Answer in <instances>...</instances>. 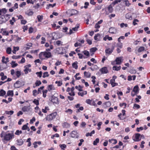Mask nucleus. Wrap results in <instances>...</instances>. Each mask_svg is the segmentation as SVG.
<instances>
[{
	"instance_id": "nucleus-1",
	"label": "nucleus",
	"mask_w": 150,
	"mask_h": 150,
	"mask_svg": "<svg viewBox=\"0 0 150 150\" xmlns=\"http://www.w3.org/2000/svg\"><path fill=\"white\" fill-rule=\"evenodd\" d=\"M8 131L4 133V140L7 141H9L12 139L14 137V134L13 133H9Z\"/></svg>"
},
{
	"instance_id": "nucleus-2",
	"label": "nucleus",
	"mask_w": 150,
	"mask_h": 150,
	"mask_svg": "<svg viewBox=\"0 0 150 150\" xmlns=\"http://www.w3.org/2000/svg\"><path fill=\"white\" fill-rule=\"evenodd\" d=\"M57 115V113L56 112L51 113L47 116L46 120L48 121H51L54 119Z\"/></svg>"
},
{
	"instance_id": "nucleus-3",
	"label": "nucleus",
	"mask_w": 150,
	"mask_h": 150,
	"mask_svg": "<svg viewBox=\"0 0 150 150\" xmlns=\"http://www.w3.org/2000/svg\"><path fill=\"white\" fill-rule=\"evenodd\" d=\"M31 65L30 64L25 65L24 66V67L25 69L24 70V71L25 74H26L28 73L29 72H31V69L29 68L31 67Z\"/></svg>"
},
{
	"instance_id": "nucleus-4",
	"label": "nucleus",
	"mask_w": 150,
	"mask_h": 150,
	"mask_svg": "<svg viewBox=\"0 0 150 150\" xmlns=\"http://www.w3.org/2000/svg\"><path fill=\"white\" fill-rule=\"evenodd\" d=\"M71 136L72 138H78L79 135L76 131H73L70 133Z\"/></svg>"
},
{
	"instance_id": "nucleus-5",
	"label": "nucleus",
	"mask_w": 150,
	"mask_h": 150,
	"mask_svg": "<svg viewBox=\"0 0 150 150\" xmlns=\"http://www.w3.org/2000/svg\"><path fill=\"white\" fill-rule=\"evenodd\" d=\"M114 48V46H112L111 49H110V48H107L105 50V52L106 54H111Z\"/></svg>"
},
{
	"instance_id": "nucleus-6",
	"label": "nucleus",
	"mask_w": 150,
	"mask_h": 150,
	"mask_svg": "<svg viewBox=\"0 0 150 150\" xmlns=\"http://www.w3.org/2000/svg\"><path fill=\"white\" fill-rule=\"evenodd\" d=\"M115 61L117 64H120L123 61L122 57H119L116 58Z\"/></svg>"
},
{
	"instance_id": "nucleus-7",
	"label": "nucleus",
	"mask_w": 150,
	"mask_h": 150,
	"mask_svg": "<svg viewBox=\"0 0 150 150\" xmlns=\"http://www.w3.org/2000/svg\"><path fill=\"white\" fill-rule=\"evenodd\" d=\"M79 24L76 25L75 27L72 28V29H70L69 30V34H71L73 33V31H76L78 30V28H79Z\"/></svg>"
},
{
	"instance_id": "nucleus-8",
	"label": "nucleus",
	"mask_w": 150,
	"mask_h": 150,
	"mask_svg": "<svg viewBox=\"0 0 150 150\" xmlns=\"http://www.w3.org/2000/svg\"><path fill=\"white\" fill-rule=\"evenodd\" d=\"M100 71L101 72L102 74H107L108 72V70L106 67H104L100 69Z\"/></svg>"
},
{
	"instance_id": "nucleus-9",
	"label": "nucleus",
	"mask_w": 150,
	"mask_h": 150,
	"mask_svg": "<svg viewBox=\"0 0 150 150\" xmlns=\"http://www.w3.org/2000/svg\"><path fill=\"white\" fill-rule=\"evenodd\" d=\"M141 134L139 133L136 134L135 135V139H133L134 140L135 142H138L141 140L140 138Z\"/></svg>"
},
{
	"instance_id": "nucleus-10",
	"label": "nucleus",
	"mask_w": 150,
	"mask_h": 150,
	"mask_svg": "<svg viewBox=\"0 0 150 150\" xmlns=\"http://www.w3.org/2000/svg\"><path fill=\"white\" fill-rule=\"evenodd\" d=\"M51 101L55 104H59V101L58 100V98L57 97H52L51 100Z\"/></svg>"
},
{
	"instance_id": "nucleus-11",
	"label": "nucleus",
	"mask_w": 150,
	"mask_h": 150,
	"mask_svg": "<svg viewBox=\"0 0 150 150\" xmlns=\"http://www.w3.org/2000/svg\"><path fill=\"white\" fill-rule=\"evenodd\" d=\"M30 109V106H24L22 107V110L24 112H28Z\"/></svg>"
},
{
	"instance_id": "nucleus-12",
	"label": "nucleus",
	"mask_w": 150,
	"mask_h": 150,
	"mask_svg": "<svg viewBox=\"0 0 150 150\" xmlns=\"http://www.w3.org/2000/svg\"><path fill=\"white\" fill-rule=\"evenodd\" d=\"M62 126L63 128H68L70 127V125L67 122H64L62 124Z\"/></svg>"
},
{
	"instance_id": "nucleus-13",
	"label": "nucleus",
	"mask_w": 150,
	"mask_h": 150,
	"mask_svg": "<svg viewBox=\"0 0 150 150\" xmlns=\"http://www.w3.org/2000/svg\"><path fill=\"white\" fill-rule=\"evenodd\" d=\"M109 32L112 34L116 33H117L116 29L114 28H110Z\"/></svg>"
},
{
	"instance_id": "nucleus-14",
	"label": "nucleus",
	"mask_w": 150,
	"mask_h": 150,
	"mask_svg": "<svg viewBox=\"0 0 150 150\" xmlns=\"http://www.w3.org/2000/svg\"><path fill=\"white\" fill-rule=\"evenodd\" d=\"M39 57L40 59H43L46 58L44 52H42L39 54Z\"/></svg>"
},
{
	"instance_id": "nucleus-15",
	"label": "nucleus",
	"mask_w": 150,
	"mask_h": 150,
	"mask_svg": "<svg viewBox=\"0 0 150 150\" xmlns=\"http://www.w3.org/2000/svg\"><path fill=\"white\" fill-rule=\"evenodd\" d=\"M21 86V84L20 81H17L14 84V87L15 88H18Z\"/></svg>"
},
{
	"instance_id": "nucleus-16",
	"label": "nucleus",
	"mask_w": 150,
	"mask_h": 150,
	"mask_svg": "<svg viewBox=\"0 0 150 150\" xmlns=\"http://www.w3.org/2000/svg\"><path fill=\"white\" fill-rule=\"evenodd\" d=\"M23 143V140L21 139H18L16 140V144L19 146L22 145Z\"/></svg>"
},
{
	"instance_id": "nucleus-17",
	"label": "nucleus",
	"mask_w": 150,
	"mask_h": 150,
	"mask_svg": "<svg viewBox=\"0 0 150 150\" xmlns=\"http://www.w3.org/2000/svg\"><path fill=\"white\" fill-rule=\"evenodd\" d=\"M6 21V19L3 17V16L0 17V24L5 23Z\"/></svg>"
},
{
	"instance_id": "nucleus-18",
	"label": "nucleus",
	"mask_w": 150,
	"mask_h": 150,
	"mask_svg": "<svg viewBox=\"0 0 150 150\" xmlns=\"http://www.w3.org/2000/svg\"><path fill=\"white\" fill-rule=\"evenodd\" d=\"M2 62L3 63L6 64L8 62V57L5 58V57L3 56L2 57Z\"/></svg>"
},
{
	"instance_id": "nucleus-19",
	"label": "nucleus",
	"mask_w": 150,
	"mask_h": 150,
	"mask_svg": "<svg viewBox=\"0 0 150 150\" xmlns=\"http://www.w3.org/2000/svg\"><path fill=\"white\" fill-rule=\"evenodd\" d=\"M97 49L96 47H93L90 49V52L91 56L93 55L94 52H95L97 50Z\"/></svg>"
},
{
	"instance_id": "nucleus-20",
	"label": "nucleus",
	"mask_w": 150,
	"mask_h": 150,
	"mask_svg": "<svg viewBox=\"0 0 150 150\" xmlns=\"http://www.w3.org/2000/svg\"><path fill=\"white\" fill-rule=\"evenodd\" d=\"M47 89L49 91H50L52 90H54L55 88L53 85H49L47 86Z\"/></svg>"
},
{
	"instance_id": "nucleus-21",
	"label": "nucleus",
	"mask_w": 150,
	"mask_h": 150,
	"mask_svg": "<svg viewBox=\"0 0 150 150\" xmlns=\"http://www.w3.org/2000/svg\"><path fill=\"white\" fill-rule=\"evenodd\" d=\"M44 52L45 53V57H46V58H49L51 57V54L50 52Z\"/></svg>"
},
{
	"instance_id": "nucleus-22",
	"label": "nucleus",
	"mask_w": 150,
	"mask_h": 150,
	"mask_svg": "<svg viewBox=\"0 0 150 150\" xmlns=\"http://www.w3.org/2000/svg\"><path fill=\"white\" fill-rule=\"evenodd\" d=\"M135 93H137L139 92V87L137 85L135 86L133 88L132 91Z\"/></svg>"
},
{
	"instance_id": "nucleus-23",
	"label": "nucleus",
	"mask_w": 150,
	"mask_h": 150,
	"mask_svg": "<svg viewBox=\"0 0 150 150\" xmlns=\"http://www.w3.org/2000/svg\"><path fill=\"white\" fill-rule=\"evenodd\" d=\"M7 96H13V91L12 90H8L7 92Z\"/></svg>"
},
{
	"instance_id": "nucleus-24",
	"label": "nucleus",
	"mask_w": 150,
	"mask_h": 150,
	"mask_svg": "<svg viewBox=\"0 0 150 150\" xmlns=\"http://www.w3.org/2000/svg\"><path fill=\"white\" fill-rule=\"evenodd\" d=\"M78 62L77 61H76L75 62L72 63V67L75 69H77L78 67L77 65Z\"/></svg>"
},
{
	"instance_id": "nucleus-25",
	"label": "nucleus",
	"mask_w": 150,
	"mask_h": 150,
	"mask_svg": "<svg viewBox=\"0 0 150 150\" xmlns=\"http://www.w3.org/2000/svg\"><path fill=\"white\" fill-rule=\"evenodd\" d=\"M109 141L110 143H112L114 144H115L117 143V140L113 139H109Z\"/></svg>"
},
{
	"instance_id": "nucleus-26",
	"label": "nucleus",
	"mask_w": 150,
	"mask_h": 150,
	"mask_svg": "<svg viewBox=\"0 0 150 150\" xmlns=\"http://www.w3.org/2000/svg\"><path fill=\"white\" fill-rule=\"evenodd\" d=\"M84 74L85 76L87 78H89L91 77V74L89 72L85 71L84 72Z\"/></svg>"
},
{
	"instance_id": "nucleus-27",
	"label": "nucleus",
	"mask_w": 150,
	"mask_h": 150,
	"mask_svg": "<svg viewBox=\"0 0 150 150\" xmlns=\"http://www.w3.org/2000/svg\"><path fill=\"white\" fill-rule=\"evenodd\" d=\"M87 94V92L86 91H84L81 92H79L78 93L79 96H83L84 95H86Z\"/></svg>"
},
{
	"instance_id": "nucleus-28",
	"label": "nucleus",
	"mask_w": 150,
	"mask_h": 150,
	"mask_svg": "<svg viewBox=\"0 0 150 150\" xmlns=\"http://www.w3.org/2000/svg\"><path fill=\"white\" fill-rule=\"evenodd\" d=\"M43 16L42 15H38L37 16L38 21L40 22L43 19Z\"/></svg>"
},
{
	"instance_id": "nucleus-29",
	"label": "nucleus",
	"mask_w": 150,
	"mask_h": 150,
	"mask_svg": "<svg viewBox=\"0 0 150 150\" xmlns=\"http://www.w3.org/2000/svg\"><path fill=\"white\" fill-rule=\"evenodd\" d=\"M16 20L15 18L13 17L12 18V19L10 20V23L11 25H13L14 24V23L16 22Z\"/></svg>"
},
{
	"instance_id": "nucleus-30",
	"label": "nucleus",
	"mask_w": 150,
	"mask_h": 150,
	"mask_svg": "<svg viewBox=\"0 0 150 150\" xmlns=\"http://www.w3.org/2000/svg\"><path fill=\"white\" fill-rule=\"evenodd\" d=\"M121 67L120 66H119L118 67H117L115 66H113L112 67V69L114 70L117 71H119Z\"/></svg>"
},
{
	"instance_id": "nucleus-31",
	"label": "nucleus",
	"mask_w": 150,
	"mask_h": 150,
	"mask_svg": "<svg viewBox=\"0 0 150 150\" xmlns=\"http://www.w3.org/2000/svg\"><path fill=\"white\" fill-rule=\"evenodd\" d=\"M6 92L3 89H1L0 91V96H3L6 94Z\"/></svg>"
},
{
	"instance_id": "nucleus-32",
	"label": "nucleus",
	"mask_w": 150,
	"mask_h": 150,
	"mask_svg": "<svg viewBox=\"0 0 150 150\" xmlns=\"http://www.w3.org/2000/svg\"><path fill=\"white\" fill-rule=\"evenodd\" d=\"M19 50V47H14L12 52L14 54H16V51H18Z\"/></svg>"
},
{
	"instance_id": "nucleus-33",
	"label": "nucleus",
	"mask_w": 150,
	"mask_h": 150,
	"mask_svg": "<svg viewBox=\"0 0 150 150\" xmlns=\"http://www.w3.org/2000/svg\"><path fill=\"white\" fill-rule=\"evenodd\" d=\"M1 30L2 31V34L3 35H8L9 33L8 31L4 30L3 29H1Z\"/></svg>"
},
{
	"instance_id": "nucleus-34",
	"label": "nucleus",
	"mask_w": 150,
	"mask_h": 150,
	"mask_svg": "<svg viewBox=\"0 0 150 150\" xmlns=\"http://www.w3.org/2000/svg\"><path fill=\"white\" fill-rule=\"evenodd\" d=\"M95 133V131L93 130L92 131L91 133H87L86 135V137H88L89 136H91L92 135V134H94Z\"/></svg>"
},
{
	"instance_id": "nucleus-35",
	"label": "nucleus",
	"mask_w": 150,
	"mask_h": 150,
	"mask_svg": "<svg viewBox=\"0 0 150 150\" xmlns=\"http://www.w3.org/2000/svg\"><path fill=\"white\" fill-rule=\"evenodd\" d=\"M118 116L121 120H123L126 119V117L125 116H123L122 114L121 113L119 114Z\"/></svg>"
},
{
	"instance_id": "nucleus-36",
	"label": "nucleus",
	"mask_w": 150,
	"mask_h": 150,
	"mask_svg": "<svg viewBox=\"0 0 150 150\" xmlns=\"http://www.w3.org/2000/svg\"><path fill=\"white\" fill-rule=\"evenodd\" d=\"M126 18L130 20H131L132 19V16L130 14L127 13L125 15Z\"/></svg>"
},
{
	"instance_id": "nucleus-37",
	"label": "nucleus",
	"mask_w": 150,
	"mask_h": 150,
	"mask_svg": "<svg viewBox=\"0 0 150 150\" xmlns=\"http://www.w3.org/2000/svg\"><path fill=\"white\" fill-rule=\"evenodd\" d=\"M11 64L12 65V67L14 68L17 66L18 64L17 63H16L14 61H12L11 63Z\"/></svg>"
},
{
	"instance_id": "nucleus-38",
	"label": "nucleus",
	"mask_w": 150,
	"mask_h": 150,
	"mask_svg": "<svg viewBox=\"0 0 150 150\" xmlns=\"http://www.w3.org/2000/svg\"><path fill=\"white\" fill-rule=\"evenodd\" d=\"M11 49L10 47H8L7 48L6 50V53L8 54H10L11 53Z\"/></svg>"
},
{
	"instance_id": "nucleus-39",
	"label": "nucleus",
	"mask_w": 150,
	"mask_h": 150,
	"mask_svg": "<svg viewBox=\"0 0 150 150\" xmlns=\"http://www.w3.org/2000/svg\"><path fill=\"white\" fill-rule=\"evenodd\" d=\"M116 47L117 48L121 49L122 47V44L121 42L117 43L116 44Z\"/></svg>"
},
{
	"instance_id": "nucleus-40",
	"label": "nucleus",
	"mask_w": 150,
	"mask_h": 150,
	"mask_svg": "<svg viewBox=\"0 0 150 150\" xmlns=\"http://www.w3.org/2000/svg\"><path fill=\"white\" fill-rule=\"evenodd\" d=\"M108 11L110 13H112L113 11V8L111 4L110 5L108 8Z\"/></svg>"
},
{
	"instance_id": "nucleus-41",
	"label": "nucleus",
	"mask_w": 150,
	"mask_h": 150,
	"mask_svg": "<svg viewBox=\"0 0 150 150\" xmlns=\"http://www.w3.org/2000/svg\"><path fill=\"white\" fill-rule=\"evenodd\" d=\"M145 48L143 47H141L138 50V52H141L144 50Z\"/></svg>"
},
{
	"instance_id": "nucleus-42",
	"label": "nucleus",
	"mask_w": 150,
	"mask_h": 150,
	"mask_svg": "<svg viewBox=\"0 0 150 150\" xmlns=\"http://www.w3.org/2000/svg\"><path fill=\"white\" fill-rule=\"evenodd\" d=\"M15 74L17 77L18 78L21 75V72L20 71H16Z\"/></svg>"
},
{
	"instance_id": "nucleus-43",
	"label": "nucleus",
	"mask_w": 150,
	"mask_h": 150,
	"mask_svg": "<svg viewBox=\"0 0 150 150\" xmlns=\"http://www.w3.org/2000/svg\"><path fill=\"white\" fill-rule=\"evenodd\" d=\"M10 16V15L9 14H6L4 16H3V17L4 18L6 19L7 21L9 19Z\"/></svg>"
},
{
	"instance_id": "nucleus-44",
	"label": "nucleus",
	"mask_w": 150,
	"mask_h": 150,
	"mask_svg": "<svg viewBox=\"0 0 150 150\" xmlns=\"http://www.w3.org/2000/svg\"><path fill=\"white\" fill-rule=\"evenodd\" d=\"M99 139L98 138H96L95 140L93 142V144L94 145H96L99 142Z\"/></svg>"
},
{
	"instance_id": "nucleus-45",
	"label": "nucleus",
	"mask_w": 150,
	"mask_h": 150,
	"mask_svg": "<svg viewBox=\"0 0 150 150\" xmlns=\"http://www.w3.org/2000/svg\"><path fill=\"white\" fill-rule=\"evenodd\" d=\"M55 83L57 84V86H60L62 84V81H56Z\"/></svg>"
},
{
	"instance_id": "nucleus-46",
	"label": "nucleus",
	"mask_w": 150,
	"mask_h": 150,
	"mask_svg": "<svg viewBox=\"0 0 150 150\" xmlns=\"http://www.w3.org/2000/svg\"><path fill=\"white\" fill-rule=\"evenodd\" d=\"M139 22V21L137 19H134L133 21V24L134 25H137V23H136L137 22Z\"/></svg>"
},
{
	"instance_id": "nucleus-47",
	"label": "nucleus",
	"mask_w": 150,
	"mask_h": 150,
	"mask_svg": "<svg viewBox=\"0 0 150 150\" xmlns=\"http://www.w3.org/2000/svg\"><path fill=\"white\" fill-rule=\"evenodd\" d=\"M28 123H27L26 124L23 125L22 127V129L23 130L27 129L28 127Z\"/></svg>"
},
{
	"instance_id": "nucleus-48",
	"label": "nucleus",
	"mask_w": 150,
	"mask_h": 150,
	"mask_svg": "<svg viewBox=\"0 0 150 150\" xmlns=\"http://www.w3.org/2000/svg\"><path fill=\"white\" fill-rule=\"evenodd\" d=\"M33 95L34 96H36L38 94L37 91L36 90H34L33 91Z\"/></svg>"
},
{
	"instance_id": "nucleus-49",
	"label": "nucleus",
	"mask_w": 150,
	"mask_h": 150,
	"mask_svg": "<svg viewBox=\"0 0 150 150\" xmlns=\"http://www.w3.org/2000/svg\"><path fill=\"white\" fill-rule=\"evenodd\" d=\"M1 11V14H5L7 12V10L5 8H2L1 9H0Z\"/></svg>"
},
{
	"instance_id": "nucleus-50",
	"label": "nucleus",
	"mask_w": 150,
	"mask_h": 150,
	"mask_svg": "<svg viewBox=\"0 0 150 150\" xmlns=\"http://www.w3.org/2000/svg\"><path fill=\"white\" fill-rule=\"evenodd\" d=\"M44 88V86H42L38 88L37 91L38 94L41 93V90H42Z\"/></svg>"
},
{
	"instance_id": "nucleus-51",
	"label": "nucleus",
	"mask_w": 150,
	"mask_h": 150,
	"mask_svg": "<svg viewBox=\"0 0 150 150\" xmlns=\"http://www.w3.org/2000/svg\"><path fill=\"white\" fill-rule=\"evenodd\" d=\"M41 84V82L40 80L37 81L35 83V84L36 85V86H39Z\"/></svg>"
},
{
	"instance_id": "nucleus-52",
	"label": "nucleus",
	"mask_w": 150,
	"mask_h": 150,
	"mask_svg": "<svg viewBox=\"0 0 150 150\" xmlns=\"http://www.w3.org/2000/svg\"><path fill=\"white\" fill-rule=\"evenodd\" d=\"M33 102L37 105H38L39 104V100H38L35 99L33 101Z\"/></svg>"
},
{
	"instance_id": "nucleus-53",
	"label": "nucleus",
	"mask_w": 150,
	"mask_h": 150,
	"mask_svg": "<svg viewBox=\"0 0 150 150\" xmlns=\"http://www.w3.org/2000/svg\"><path fill=\"white\" fill-rule=\"evenodd\" d=\"M49 76V74L47 72H45L43 73V75L42 77L45 78L46 77H48Z\"/></svg>"
},
{
	"instance_id": "nucleus-54",
	"label": "nucleus",
	"mask_w": 150,
	"mask_h": 150,
	"mask_svg": "<svg viewBox=\"0 0 150 150\" xmlns=\"http://www.w3.org/2000/svg\"><path fill=\"white\" fill-rule=\"evenodd\" d=\"M22 133V131L21 130H17L15 133V134L18 135H19L20 134Z\"/></svg>"
},
{
	"instance_id": "nucleus-55",
	"label": "nucleus",
	"mask_w": 150,
	"mask_h": 150,
	"mask_svg": "<svg viewBox=\"0 0 150 150\" xmlns=\"http://www.w3.org/2000/svg\"><path fill=\"white\" fill-rule=\"evenodd\" d=\"M136 108L137 109H138L140 108V106L139 105L135 103L134 104L133 108Z\"/></svg>"
},
{
	"instance_id": "nucleus-56",
	"label": "nucleus",
	"mask_w": 150,
	"mask_h": 150,
	"mask_svg": "<svg viewBox=\"0 0 150 150\" xmlns=\"http://www.w3.org/2000/svg\"><path fill=\"white\" fill-rule=\"evenodd\" d=\"M59 146L62 149H64L66 148V145L64 144H60Z\"/></svg>"
},
{
	"instance_id": "nucleus-57",
	"label": "nucleus",
	"mask_w": 150,
	"mask_h": 150,
	"mask_svg": "<svg viewBox=\"0 0 150 150\" xmlns=\"http://www.w3.org/2000/svg\"><path fill=\"white\" fill-rule=\"evenodd\" d=\"M14 112L12 110L10 111H6V113L8 115H12L13 113Z\"/></svg>"
},
{
	"instance_id": "nucleus-58",
	"label": "nucleus",
	"mask_w": 150,
	"mask_h": 150,
	"mask_svg": "<svg viewBox=\"0 0 150 150\" xmlns=\"http://www.w3.org/2000/svg\"><path fill=\"white\" fill-rule=\"evenodd\" d=\"M36 74L38 75V76L40 78L42 76V71L37 72L36 73Z\"/></svg>"
},
{
	"instance_id": "nucleus-59",
	"label": "nucleus",
	"mask_w": 150,
	"mask_h": 150,
	"mask_svg": "<svg viewBox=\"0 0 150 150\" xmlns=\"http://www.w3.org/2000/svg\"><path fill=\"white\" fill-rule=\"evenodd\" d=\"M83 53L84 54H85V55L87 56H89V53L88 51L86 50H85L83 51Z\"/></svg>"
},
{
	"instance_id": "nucleus-60",
	"label": "nucleus",
	"mask_w": 150,
	"mask_h": 150,
	"mask_svg": "<svg viewBox=\"0 0 150 150\" xmlns=\"http://www.w3.org/2000/svg\"><path fill=\"white\" fill-rule=\"evenodd\" d=\"M74 46L75 47H77L78 46H80L81 45V44L80 43H79L78 42H77L74 44Z\"/></svg>"
},
{
	"instance_id": "nucleus-61",
	"label": "nucleus",
	"mask_w": 150,
	"mask_h": 150,
	"mask_svg": "<svg viewBox=\"0 0 150 150\" xmlns=\"http://www.w3.org/2000/svg\"><path fill=\"white\" fill-rule=\"evenodd\" d=\"M144 128L143 127H140L139 128L137 127V131L138 132H139L140 131V130H142Z\"/></svg>"
},
{
	"instance_id": "nucleus-62",
	"label": "nucleus",
	"mask_w": 150,
	"mask_h": 150,
	"mask_svg": "<svg viewBox=\"0 0 150 150\" xmlns=\"http://www.w3.org/2000/svg\"><path fill=\"white\" fill-rule=\"evenodd\" d=\"M65 112H69V114H71L72 112V110L70 109H69L65 111Z\"/></svg>"
},
{
	"instance_id": "nucleus-63",
	"label": "nucleus",
	"mask_w": 150,
	"mask_h": 150,
	"mask_svg": "<svg viewBox=\"0 0 150 150\" xmlns=\"http://www.w3.org/2000/svg\"><path fill=\"white\" fill-rule=\"evenodd\" d=\"M42 41H41V43L42 44H43L45 43L46 41V40L45 38L43 37H42L41 38Z\"/></svg>"
},
{
	"instance_id": "nucleus-64",
	"label": "nucleus",
	"mask_w": 150,
	"mask_h": 150,
	"mask_svg": "<svg viewBox=\"0 0 150 150\" xmlns=\"http://www.w3.org/2000/svg\"><path fill=\"white\" fill-rule=\"evenodd\" d=\"M84 4L85 6H84L83 7L85 9L87 8H88V6L89 5V3L88 2H85V3Z\"/></svg>"
}]
</instances>
